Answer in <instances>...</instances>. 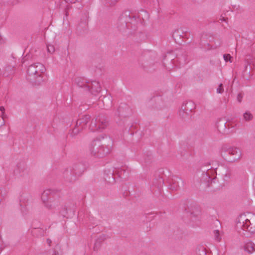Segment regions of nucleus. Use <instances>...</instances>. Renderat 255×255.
<instances>
[{"instance_id":"9b49d317","label":"nucleus","mask_w":255,"mask_h":255,"mask_svg":"<svg viewBox=\"0 0 255 255\" xmlns=\"http://www.w3.org/2000/svg\"><path fill=\"white\" fill-rule=\"evenodd\" d=\"M14 174L19 177H22L27 174L26 165L24 162L18 163L14 170Z\"/></svg>"},{"instance_id":"6ab92c4d","label":"nucleus","mask_w":255,"mask_h":255,"mask_svg":"<svg viewBox=\"0 0 255 255\" xmlns=\"http://www.w3.org/2000/svg\"><path fill=\"white\" fill-rule=\"evenodd\" d=\"M254 116L250 111H246L243 114V119L246 122H249L253 119Z\"/></svg>"},{"instance_id":"9d476101","label":"nucleus","mask_w":255,"mask_h":255,"mask_svg":"<svg viewBox=\"0 0 255 255\" xmlns=\"http://www.w3.org/2000/svg\"><path fill=\"white\" fill-rule=\"evenodd\" d=\"M101 87L99 82L91 81H89L86 90L90 91L93 95H96L101 91Z\"/></svg>"},{"instance_id":"ea45409f","label":"nucleus","mask_w":255,"mask_h":255,"mask_svg":"<svg viewBox=\"0 0 255 255\" xmlns=\"http://www.w3.org/2000/svg\"><path fill=\"white\" fill-rule=\"evenodd\" d=\"M4 108L3 106L0 107V111L1 112V117H5L4 116Z\"/></svg>"},{"instance_id":"473e14b6","label":"nucleus","mask_w":255,"mask_h":255,"mask_svg":"<svg viewBox=\"0 0 255 255\" xmlns=\"http://www.w3.org/2000/svg\"><path fill=\"white\" fill-rule=\"evenodd\" d=\"M59 255L58 252H56L55 250L53 251L52 254H51L50 251H48L46 253L42 254L41 255Z\"/></svg>"},{"instance_id":"58836bf2","label":"nucleus","mask_w":255,"mask_h":255,"mask_svg":"<svg viewBox=\"0 0 255 255\" xmlns=\"http://www.w3.org/2000/svg\"><path fill=\"white\" fill-rule=\"evenodd\" d=\"M5 117H1L0 118V127H1L4 125V118Z\"/></svg>"},{"instance_id":"aec40b11","label":"nucleus","mask_w":255,"mask_h":255,"mask_svg":"<svg viewBox=\"0 0 255 255\" xmlns=\"http://www.w3.org/2000/svg\"><path fill=\"white\" fill-rule=\"evenodd\" d=\"M59 214L63 217H66L68 214V208L66 205H61V207L59 209Z\"/></svg>"},{"instance_id":"4468645a","label":"nucleus","mask_w":255,"mask_h":255,"mask_svg":"<svg viewBox=\"0 0 255 255\" xmlns=\"http://www.w3.org/2000/svg\"><path fill=\"white\" fill-rule=\"evenodd\" d=\"M181 181L180 177L173 176L169 181L170 189L173 191H176L179 188V182Z\"/></svg>"},{"instance_id":"2eb2a0df","label":"nucleus","mask_w":255,"mask_h":255,"mask_svg":"<svg viewBox=\"0 0 255 255\" xmlns=\"http://www.w3.org/2000/svg\"><path fill=\"white\" fill-rule=\"evenodd\" d=\"M116 175L114 170H109L106 171L104 174V178L105 180L109 183H112L115 182L114 176Z\"/></svg>"},{"instance_id":"c9c22d12","label":"nucleus","mask_w":255,"mask_h":255,"mask_svg":"<svg viewBox=\"0 0 255 255\" xmlns=\"http://www.w3.org/2000/svg\"><path fill=\"white\" fill-rule=\"evenodd\" d=\"M223 57L225 61L226 62L230 60L231 58V56L230 54H224Z\"/></svg>"},{"instance_id":"412c9836","label":"nucleus","mask_w":255,"mask_h":255,"mask_svg":"<svg viewBox=\"0 0 255 255\" xmlns=\"http://www.w3.org/2000/svg\"><path fill=\"white\" fill-rule=\"evenodd\" d=\"M103 102L104 105L106 107H108L112 105V100L110 96L107 95L103 98Z\"/></svg>"},{"instance_id":"49530a36","label":"nucleus","mask_w":255,"mask_h":255,"mask_svg":"<svg viewBox=\"0 0 255 255\" xmlns=\"http://www.w3.org/2000/svg\"><path fill=\"white\" fill-rule=\"evenodd\" d=\"M141 12H143L144 14H148L147 12L144 10H141Z\"/></svg>"},{"instance_id":"f704fd0d","label":"nucleus","mask_w":255,"mask_h":255,"mask_svg":"<svg viewBox=\"0 0 255 255\" xmlns=\"http://www.w3.org/2000/svg\"><path fill=\"white\" fill-rule=\"evenodd\" d=\"M131 14H133L129 10H125L123 13L122 15L124 16H130Z\"/></svg>"},{"instance_id":"3c124183","label":"nucleus","mask_w":255,"mask_h":255,"mask_svg":"<svg viewBox=\"0 0 255 255\" xmlns=\"http://www.w3.org/2000/svg\"><path fill=\"white\" fill-rule=\"evenodd\" d=\"M143 254H141L140 255H142Z\"/></svg>"},{"instance_id":"39448f33","label":"nucleus","mask_w":255,"mask_h":255,"mask_svg":"<svg viewBox=\"0 0 255 255\" xmlns=\"http://www.w3.org/2000/svg\"><path fill=\"white\" fill-rule=\"evenodd\" d=\"M236 228L240 234H242L241 230L252 234L255 233V215L249 214L248 218L246 215H241L237 223Z\"/></svg>"},{"instance_id":"a19ab883","label":"nucleus","mask_w":255,"mask_h":255,"mask_svg":"<svg viewBox=\"0 0 255 255\" xmlns=\"http://www.w3.org/2000/svg\"><path fill=\"white\" fill-rule=\"evenodd\" d=\"M186 105H185V103H183L182 104V105L181 106V109L180 110H183L184 111H186V109H187V108L186 107Z\"/></svg>"},{"instance_id":"b1692460","label":"nucleus","mask_w":255,"mask_h":255,"mask_svg":"<svg viewBox=\"0 0 255 255\" xmlns=\"http://www.w3.org/2000/svg\"><path fill=\"white\" fill-rule=\"evenodd\" d=\"M179 115L180 117L184 119L188 118L190 116V113L189 112H187V111H184L181 110H179Z\"/></svg>"},{"instance_id":"dca6fc26","label":"nucleus","mask_w":255,"mask_h":255,"mask_svg":"<svg viewBox=\"0 0 255 255\" xmlns=\"http://www.w3.org/2000/svg\"><path fill=\"white\" fill-rule=\"evenodd\" d=\"M75 82L79 87L85 88L87 90L89 81L83 78L78 77L75 79Z\"/></svg>"},{"instance_id":"a18cd8bd","label":"nucleus","mask_w":255,"mask_h":255,"mask_svg":"<svg viewBox=\"0 0 255 255\" xmlns=\"http://www.w3.org/2000/svg\"><path fill=\"white\" fill-rule=\"evenodd\" d=\"M122 107L120 106L118 109L119 112L120 114H123V112L122 111Z\"/></svg>"},{"instance_id":"a211bd4d","label":"nucleus","mask_w":255,"mask_h":255,"mask_svg":"<svg viewBox=\"0 0 255 255\" xmlns=\"http://www.w3.org/2000/svg\"><path fill=\"white\" fill-rule=\"evenodd\" d=\"M197 255H210V253L203 246H199L197 249Z\"/></svg>"},{"instance_id":"a878e982","label":"nucleus","mask_w":255,"mask_h":255,"mask_svg":"<svg viewBox=\"0 0 255 255\" xmlns=\"http://www.w3.org/2000/svg\"><path fill=\"white\" fill-rule=\"evenodd\" d=\"M213 234L215 239L217 241L220 242L221 240V235L219 232V231L218 230H214L213 232Z\"/></svg>"},{"instance_id":"423d86ee","label":"nucleus","mask_w":255,"mask_h":255,"mask_svg":"<svg viewBox=\"0 0 255 255\" xmlns=\"http://www.w3.org/2000/svg\"><path fill=\"white\" fill-rule=\"evenodd\" d=\"M222 156L225 160L234 162L239 160L242 156L240 149L236 147H231L222 152Z\"/></svg>"},{"instance_id":"cd10ccee","label":"nucleus","mask_w":255,"mask_h":255,"mask_svg":"<svg viewBox=\"0 0 255 255\" xmlns=\"http://www.w3.org/2000/svg\"><path fill=\"white\" fill-rule=\"evenodd\" d=\"M108 238H109L108 236L104 234H102L99 235L96 240H99V242L102 243L105 240H106Z\"/></svg>"},{"instance_id":"8fccbe9b","label":"nucleus","mask_w":255,"mask_h":255,"mask_svg":"<svg viewBox=\"0 0 255 255\" xmlns=\"http://www.w3.org/2000/svg\"><path fill=\"white\" fill-rule=\"evenodd\" d=\"M159 180H160V182H161L162 181V179H161V178H160Z\"/></svg>"},{"instance_id":"ddd939ff","label":"nucleus","mask_w":255,"mask_h":255,"mask_svg":"<svg viewBox=\"0 0 255 255\" xmlns=\"http://www.w3.org/2000/svg\"><path fill=\"white\" fill-rule=\"evenodd\" d=\"M114 170L116 175L121 178H126L129 173L128 168L126 166H122L120 168H115Z\"/></svg>"},{"instance_id":"f03ea898","label":"nucleus","mask_w":255,"mask_h":255,"mask_svg":"<svg viewBox=\"0 0 255 255\" xmlns=\"http://www.w3.org/2000/svg\"><path fill=\"white\" fill-rule=\"evenodd\" d=\"M45 71V67L40 63L31 64L27 69V80L32 85H40L43 81V74Z\"/></svg>"},{"instance_id":"c85d7f7f","label":"nucleus","mask_w":255,"mask_h":255,"mask_svg":"<svg viewBox=\"0 0 255 255\" xmlns=\"http://www.w3.org/2000/svg\"><path fill=\"white\" fill-rule=\"evenodd\" d=\"M47 51L50 53H53L55 51V48L53 45H47Z\"/></svg>"},{"instance_id":"6e6552de","label":"nucleus","mask_w":255,"mask_h":255,"mask_svg":"<svg viewBox=\"0 0 255 255\" xmlns=\"http://www.w3.org/2000/svg\"><path fill=\"white\" fill-rule=\"evenodd\" d=\"M63 177L65 180L69 183L74 182L79 177L70 168L65 169L63 172Z\"/></svg>"},{"instance_id":"0eeeda50","label":"nucleus","mask_w":255,"mask_h":255,"mask_svg":"<svg viewBox=\"0 0 255 255\" xmlns=\"http://www.w3.org/2000/svg\"><path fill=\"white\" fill-rule=\"evenodd\" d=\"M212 167L210 165H207V168L205 166L202 167V171L203 172L201 180L205 182L209 183L210 181L213 180L215 178L213 177L215 170L211 169Z\"/></svg>"},{"instance_id":"c03bdc74","label":"nucleus","mask_w":255,"mask_h":255,"mask_svg":"<svg viewBox=\"0 0 255 255\" xmlns=\"http://www.w3.org/2000/svg\"><path fill=\"white\" fill-rule=\"evenodd\" d=\"M226 19L225 18V17H222V18H221L219 19V21L220 22H222L223 21H226Z\"/></svg>"},{"instance_id":"7c9ffc66","label":"nucleus","mask_w":255,"mask_h":255,"mask_svg":"<svg viewBox=\"0 0 255 255\" xmlns=\"http://www.w3.org/2000/svg\"><path fill=\"white\" fill-rule=\"evenodd\" d=\"M66 2H70L71 3H75L76 2L80 3L81 6H82L81 2L83 0H64Z\"/></svg>"},{"instance_id":"7ed1b4c3","label":"nucleus","mask_w":255,"mask_h":255,"mask_svg":"<svg viewBox=\"0 0 255 255\" xmlns=\"http://www.w3.org/2000/svg\"><path fill=\"white\" fill-rule=\"evenodd\" d=\"M108 139L110 144L108 145L101 144L99 140L92 141L89 147L91 155L95 157L102 158L109 154L112 151V145L111 144L112 142L110 138Z\"/></svg>"},{"instance_id":"f257e3e1","label":"nucleus","mask_w":255,"mask_h":255,"mask_svg":"<svg viewBox=\"0 0 255 255\" xmlns=\"http://www.w3.org/2000/svg\"><path fill=\"white\" fill-rule=\"evenodd\" d=\"M89 123V128L92 131L104 129L108 125V121L104 115H99L92 120L90 115H84L77 121L75 127L70 133V135L72 137L77 135L87 127Z\"/></svg>"},{"instance_id":"393cba45","label":"nucleus","mask_w":255,"mask_h":255,"mask_svg":"<svg viewBox=\"0 0 255 255\" xmlns=\"http://www.w3.org/2000/svg\"><path fill=\"white\" fill-rule=\"evenodd\" d=\"M3 4L14 5L18 2L17 0H2Z\"/></svg>"},{"instance_id":"f3484780","label":"nucleus","mask_w":255,"mask_h":255,"mask_svg":"<svg viewBox=\"0 0 255 255\" xmlns=\"http://www.w3.org/2000/svg\"><path fill=\"white\" fill-rule=\"evenodd\" d=\"M245 250L250 254L253 253L255 251V244L251 241L247 242L245 245Z\"/></svg>"},{"instance_id":"c756f323","label":"nucleus","mask_w":255,"mask_h":255,"mask_svg":"<svg viewBox=\"0 0 255 255\" xmlns=\"http://www.w3.org/2000/svg\"><path fill=\"white\" fill-rule=\"evenodd\" d=\"M74 9L72 8H69V7H67L66 8V9H65V15L66 16H68L69 15H72L73 14V11Z\"/></svg>"},{"instance_id":"de8ad7c7","label":"nucleus","mask_w":255,"mask_h":255,"mask_svg":"<svg viewBox=\"0 0 255 255\" xmlns=\"http://www.w3.org/2000/svg\"><path fill=\"white\" fill-rule=\"evenodd\" d=\"M6 69H7V70H8L9 69H10V67H6Z\"/></svg>"},{"instance_id":"bb28decb","label":"nucleus","mask_w":255,"mask_h":255,"mask_svg":"<svg viewBox=\"0 0 255 255\" xmlns=\"http://www.w3.org/2000/svg\"><path fill=\"white\" fill-rule=\"evenodd\" d=\"M102 244V243L99 242V240H96L93 248L94 251L98 252L101 248Z\"/></svg>"},{"instance_id":"37998d69","label":"nucleus","mask_w":255,"mask_h":255,"mask_svg":"<svg viewBox=\"0 0 255 255\" xmlns=\"http://www.w3.org/2000/svg\"><path fill=\"white\" fill-rule=\"evenodd\" d=\"M46 243L49 246H51V244L52 241H51V240L50 239H47L46 240Z\"/></svg>"},{"instance_id":"f8f14e48","label":"nucleus","mask_w":255,"mask_h":255,"mask_svg":"<svg viewBox=\"0 0 255 255\" xmlns=\"http://www.w3.org/2000/svg\"><path fill=\"white\" fill-rule=\"evenodd\" d=\"M70 168L74 172V174H76L80 177L86 170V166L83 163H78L74 164Z\"/></svg>"},{"instance_id":"1a4fd4ad","label":"nucleus","mask_w":255,"mask_h":255,"mask_svg":"<svg viewBox=\"0 0 255 255\" xmlns=\"http://www.w3.org/2000/svg\"><path fill=\"white\" fill-rule=\"evenodd\" d=\"M216 126L218 130L220 133H225L226 132L227 128H229L230 126V122L226 121L223 119H220L217 121Z\"/></svg>"},{"instance_id":"4c0bfd02","label":"nucleus","mask_w":255,"mask_h":255,"mask_svg":"<svg viewBox=\"0 0 255 255\" xmlns=\"http://www.w3.org/2000/svg\"><path fill=\"white\" fill-rule=\"evenodd\" d=\"M242 98H243V95L241 93H239L237 95V100L239 102V103H241L242 102Z\"/></svg>"},{"instance_id":"e433bc0d","label":"nucleus","mask_w":255,"mask_h":255,"mask_svg":"<svg viewBox=\"0 0 255 255\" xmlns=\"http://www.w3.org/2000/svg\"><path fill=\"white\" fill-rule=\"evenodd\" d=\"M178 59L180 64H184L186 63V62L184 57H180Z\"/></svg>"},{"instance_id":"09e8293b","label":"nucleus","mask_w":255,"mask_h":255,"mask_svg":"<svg viewBox=\"0 0 255 255\" xmlns=\"http://www.w3.org/2000/svg\"><path fill=\"white\" fill-rule=\"evenodd\" d=\"M132 17V18H135V19L136 18V17H134V16H133V17ZM139 17H137V18H139Z\"/></svg>"},{"instance_id":"2f4dec72","label":"nucleus","mask_w":255,"mask_h":255,"mask_svg":"<svg viewBox=\"0 0 255 255\" xmlns=\"http://www.w3.org/2000/svg\"><path fill=\"white\" fill-rule=\"evenodd\" d=\"M224 92V88L222 84H220L217 89V93L219 94H222Z\"/></svg>"},{"instance_id":"79ce46f5","label":"nucleus","mask_w":255,"mask_h":255,"mask_svg":"<svg viewBox=\"0 0 255 255\" xmlns=\"http://www.w3.org/2000/svg\"><path fill=\"white\" fill-rule=\"evenodd\" d=\"M3 242L1 239V238L0 237V252L1 251V250H2V249L3 248Z\"/></svg>"},{"instance_id":"72a5a7b5","label":"nucleus","mask_w":255,"mask_h":255,"mask_svg":"<svg viewBox=\"0 0 255 255\" xmlns=\"http://www.w3.org/2000/svg\"><path fill=\"white\" fill-rule=\"evenodd\" d=\"M31 232H32V234L33 235H35L37 233H41L42 232V230L41 229L35 228V229H33L32 230Z\"/></svg>"},{"instance_id":"5701e85b","label":"nucleus","mask_w":255,"mask_h":255,"mask_svg":"<svg viewBox=\"0 0 255 255\" xmlns=\"http://www.w3.org/2000/svg\"><path fill=\"white\" fill-rule=\"evenodd\" d=\"M105 5L107 6H114L119 0H102Z\"/></svg>"},{"instance_id":"4be33fe9","label":"nucleus","mask_w":255,"mask_h":255,"mask_svg":"<svg viewBox=\"0 0 255 255\" xmlns=\"http://www.w3.org/2000/svg\"><path fill=\"white\" fill-rule=\"evenodd\" d=\"M185 105L187 108L186 111L190 114L195 108L194 103L191 101L185 103Z\"/></svg>"},{"instance_id":"20e7f679","label":"nucleus","mask_w":255,"mask_h":255,"mask_svg":"<svg viewBox=\"0 0 255 255\" xmlns=\"http://www.w3.org/2000/svg\"><path fill=\"white\" fill-rule=\"evenodd\" d=\"M41 200L44 206L48 210L54 211L61 206L62 199L54 195L51 190H45L41 195Z\"/></svg>"}]
</instances>
